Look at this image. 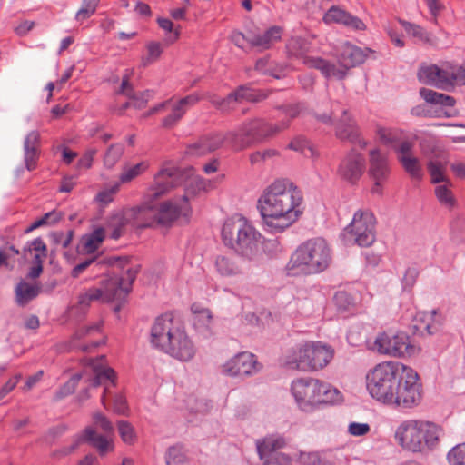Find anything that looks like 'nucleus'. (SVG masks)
Instances as JSON below:
<instances>
[{
  "label": "nucleus",
  "mask_w": 465,
  "mask_h": 465,
  "mask_svg": "<svg viewBox=\"0 0 465 465\" xmlns=\"http://www.w3.org/2000/svg\"><path fill=\"white\" fill-rule=\"evenodd\" d=\"M103 324V321H99L88 326L78 328L72 337V342H74V341L83 340L86 338H94L98 335L99 339H97L96 341L87 344H83L78 348L82 351L87 352L91 351L94 348L99 347L100 345L105 342V337L102 334ZM73 346L74 348H77L75 345Z\"/></svg>",
  "instance_id": "21"
},
{
  "label": "nucleus",
  "mask_w": 465,
  "mask_h": 465,
  "mask_svg": "<svg viewBox=\"0 0 465 465\" xmlns=\"http://www.w3.org/2000/svg\"><path fill=\"white\" fill-rule=\"evenodd\" d=\"M116 374L110 367L94 368V377L92 379L93 387L104 386V393L101 398L102 404L106 408V397L111 394V388L115 386Z\"/></svg>",
  "instance_id": "27"
},
{
  "label": "nucleus",
  "mask_w": 465,
  "mask_h": 465,
  "mask_svg": "<svg viewBox=\"0 0 465 465\" xmlns=\"http://www.w3.org/2000/svg\"><path fill=\"white\" fill-rule=\"evenodd\" d=\"M323 21L326 24H341L356 30L365 28L364 23L360 18L336 6H332L328 10L323 16Z\"/></svg>",
  "instance_id": "26"
},
{
  "label": "nucleus",
  "mask_w": 465,
  "mask_h": 465,
  "mask_svg": "<svg viewBox=\"0 0 465 465\" xmlns=\"http://www.w3.org/2000/svg\"><path fill=\"white\" fill-rule=\"evenodd\" d=\"M129 224L128 223H124V219H122V213H117L111 218V225L114 227L111 232L110 237L114 240L119 239L123 233L124 227Z\"/></svg>",
  "instance_id": "57"
},
{
  "label": "nucleus",
  "mask_w": 465,
  "mask_h": 465,
  "mask_svg": "<svg viewBox=\"0 0 465 465\" xmlns=\"http://www.w3.org/2000/svg\"><path fill=\"white\" fill-rule=\"evenodd\" d=\"M442 429L429 420H406L397 427L394 438L403 449L411 452H423L435 448Z\"/></svg>",
  "instance_id": "6"
},
{
  "label": "nucleus",
  "mask_w": 465,
  "mask_h": 465,
  "mask_svg": "<svg viewBox=\"0 0 465 465\" xmlns=\"http://www.w3.org/2000/svg\"><path fill=\"white\" fill-rule=\"evenodd\" d=\"M301 190L287 179L274 181L258 200V209L266 230L272 233L282 232L292 226L303 211Z\"/></svg>",
  "instance_id": "1"
},
{
  "label": "nucleus",
  "mask_w": 465,
  "mask_h": 465,
  "mask_svg": "<svg viewBox=\"0 0 465 465\" xmlns=\"http://www.w3.org/2000/svg\"><path fill=\"white\" fill-rule=\"evenodd\" d=\"M420 95L427 103L431 104H440L446 107H453L456 103L454 97L427 88H421L420 90Z\"/></svg>",
  "instance_id": "38"
},
{
  "label": "nucleus",
  "mask_w": 465,
  "mask_h": 465,
  "mask_svg": "<svg viewBox=\"0 0 465 465\" xmlns=\"http://www.w3.org/2000/svg\"><path fill=\"white\" fill-rule=\"evenodd\" d=\"M303 64L308 67L319 70L327 78L335 76L342 79L346 74L344 70L337 69L333 64L320 57L306 56L303 58Z\"/></svg>",
  "instance_id": "32"
},
{
  "label": "nucleus",
  "mask_w": 465,
  "mask_h": 465,
  "mask_svg": "<svg viewBox=\"0 0 465 465\" xmlns=\"http://www.w3.org/2000/svg\"><path fill=\"white\" fill-rule=\"evenodd\" d=\"M375 346L380 353L394 357L411 355L414 351L410 337L404 332L394 335L380 334L375 340Z\"/></svg>",
  "instance_id": "16"
},
{
  "label": "nucleus",
  "mask_w": 465,
  "mask_h": 465,
  "mask_svg": "<svg viewBox=\"0 0 465 465\" xmlns=\"http://www.w3.org/2000/svg\"><path fill=\"white\" fill-rule=\"evenodd\" d=\"M291 392L298 409L312 413L319 408L341 401V392L330 383L313 378H299L292 382Z\"/></svg>",
  "instance_id": "4"
},
{
  "label": "nucleus",
  "mask_w": 465,
  "mask_h": 465,
  "mask_svg": "<svg viewBox=\"0 0 465 465\" xmlns=\"http://www.w3.org/2000/svg\"><path fill=\"white\" fill-rule=\"evenodd\" d=\"M150 167L147 161H142L134 165H124L119 176V183H128L144 173Z\"/></svg>",
  "instance_id": "37"
},
{
  "label": "nucleus",
  "mask_w": 465,
  "mask_h": 465,
  "mask_svg": "<svg viewBox=\"0 0 465 465\" xmlns=\"http://www.w3.org/2000/svg\"><path fill=\"white\" fill-rule=\"evenodd\" d=\"M124 152V146L122 143H114L107 149L104 157V164L106 168H113L116 163L121 159Z\"/></svg>",
  "instance_id": "45"
},
{
  "label": "nucleus",
  "mask_w": 465,
  "mask_h": 465,
  "mask_svg": "<svg viewBox=\"0 0 465 465\" xmlns=\"http://www.w3.org/2000/svg\"><path fill=\"white\" fill-rule=\"evenodd\" d=\"M258 455L261 460L268 459L286 445L285 439L278 434L268 435L255 442Z\"/></svg>",
  "instance_id": "28"
},
{
  "label": "nucleus",
  "mask_w": 465,
  "mask_h": 465,
  "mask_svg": "<svg viewBox=\"0 0 465 465\" xmlns=\"http://www.w3.org/2000/svg\"><path fill=\"white\" fill-rule=\"evenodd\" d=\"M267 97V94L263 92H255L247 85H241L235 91L227 95V101H231V105L233 103H241L243 100L249 102H260Z\"/></svg>",
  "instance_id": "35"
},
{
  "label": "nucleus",
  "mask_w": 465,
  "mask_h": 465,
  "mask_svg": "<svg viewBox=\"0 0 465 465\" xmlns=\"http://www.w3.org/2000/svg\"><path fill=\"white\" fill-rule=\"evenodd\" d=\"M103 301L102 291L98 288H90L78 297V306L81 310L87 309L91 302Z\"/></svg>",
  "instance_id": "48"
},
{
  "label": "nucleus",
  "mask_w": 465,
  "mask_h": 465,
  "mask_svg": "<svg viewBox=\"0 0 465 465\" xmlns=\"http://www.w3.org/2000/svg\"><path fill=\"white\" fill-rule=\"evenodd\" d=\"M231 132L204 135L198 142L189 145L186 153L194 156L204 155L220 148L224 142H227L232 147V139L229 137Z\"/></svg>",
  "instance_id": "20"
},
{
  "label": "nucleus",
  "mask_w": 465,
  "mask_h": 465,
  "mask_svg": "<svg viewBox=\"0 0 465 465\" xmlns=\"http://www.w3.org/2000/svg\"><path fill=\"white\" fill-rule=\"evenodd\" d=\"M41 135L36 130H33L26 134L24 140V162L28 171L36 168L37 161L40 157Z\"/></svg>",
  "instance_id": "22"
},
{
  "label": "nucleus",
  "mask_w": 465,
  "mask_h": 465,
  "mask_svg": "<svg viewBox=\"0 0 465 465\" xmlns=\"http://www.w3.org/2000/svg\"><path fill=\"white\" fill-rule=\"evenodd\" d=\"M74 232L68 230L67 232L58 231L50 234V238L54 244L61 245L63 248H67L74 237Z\"/></svg>",
  "instance_id": "55"
},
{
  "label": "nucleus",
  "mask_w": 465,
  "mask_h": 465,
  "mask_svg": "<svg viewBox=\"0 0 465 465\" xmlns=\"http://www.w3.org/2000/svg\"><path fill=\"white\" fill-rule=\"evenodd\" d=\"M202 99L198 93H193L179 99L172 106V112L163 119V125L170 128L175 125L185 114L186 111L195 105Z\"/></svg>",
  "instance_id": "23"
},
{
  "label": "nucleus",
  "mask_w": 465,
  "mask_h": 465,
  "mask_svg": "<svg viewBox=\"0 0 465 465\" xmlns=\"http://www.w3.org/2000/svg\"><path fill=\"white\" fill-rule=\"evenodd\" d=\"M374 214L370 211L358 210L351 223L344 229L343 237L346 242H353L361 247H368L375 241Z\"/></svg>",
  "instance_id": "13"
},
{
  "label": "nucleus",
  "mask_w": 465,
  "mask_h": 465,
  "mask_svg": "<svg viewBox=\"0 0 465 465\" xmlns=\"http://www.w3.org/2000/svg\"><path fill=\"white\" fill-rule=\"evenodd\" d=\"M427 322H423L424 326L423 329L429 333L433 334L438 331L440 325L441 323L440 318L437 316L436 311H431L424 315ZM420 329L422 328V326L419 327Z\"/></svg>",
  "instance_id": "54"
},
{
  "label": "nucleus",
  "mask_w": 465,
  "mask_h": 465,
  "mask_svg": "<svg viewBox=\"0 0 465 465\" xmlns=\"http://www.w3.org/2000/svg\"><path fill=\"white\" fill-rule=\"evenodd\" d=\"M405 366L392 361L377 364L366 376V386L371 396L384 404L392 401L393 391L404 373Z\"/></svg>",
  "instance_id": "8"
},
{
  "label": "nucleus",
  "mask_w": 465,
  "mask_h": 465,
  "mask_svg": "<svg viewBox=\"0 0 465 465\" xmlns=\"http://www.w3.org/2000/svg\"><path fill=\"white\" fill-rule=\"evenodd\" d=\"M40 292V287L37 284H31L24 280L20 281L15 288V302L19 306H25L34 300Z\"/></svg>",
  "instance_id": "34"
},
{
  "label": "nucleus",
  "mask_w": 465,
  "mask_h": 465,
  "mask_svg": "<svg viewBox=\"0 0 465 465\" xmlns=\"http://www.w3.org/2000/svg\"><path fill=\"white\" fill-rule=\"evenodd\" d=\"M121 262L122 259L120 257L100 259L98 256H93L75 265L71 272V276L73 278L79 277V275L90 266H93L94 270H101L107 265L120 264Z\"/></svg>",
  "instance_id": "33"
},
{
  "label": "nucleus",
  "mask_w": 465,
  "mask_h": 465,
  "mask_svg": "<svg viewBox=\"0 0 465 465\" xmlns=\"http://www.w3.org/2000/svg\"><path fill=\"white\" fill-rule=\"evenodd\" d=\"M332 357L331 347L320 342H308L290 351L285 362L291 369L309 371L322 369Z\"/></svg>",
  "instance_id": "10"
},
{
  "label": "nucleus",
  "mask_w": 465,
  "mask_h": 465,
  "mask_svg": "<svg viewBox=\"0 0 465 465\" xmlns=\"http://www.w3.org/2000/svg\"><path fill=\"white\" fill-rule=\"evenodd\" d=\"M427 169L432 183H449L446 176V163L438 158H430L427 163Z\"/></svg>",
  "instance_id": "39"
},
{
  "label": "nucleus",
  "mask_w": 465,
  "mask_h": 465,
  "mask_svg": "<svg viewBox=\"0 0 465 465\" xmlns=\"http://www.w3.org/2000/svg\"><path fill=\"white\" fill-rule=\"evenodd\" d=\"M290 121H282L273 124L264 118H255L242 123L239 127L232 131L229 137L232 142L234 151H242L254 143H260L275 136L277 134L287 129Z\"/></svg>",
  "instance_id": "9"
},
{
  "label": "nucleus",
  "mask_w": 465,
  "mask_h": 465,
  "mask_svg": "<svg viewBox=\"0 0 465 465\" xmlns=\"http://www.w3.org/2000/svg\"><path fill=\"white\" fill-rule=\"evenodd\" d=\"M451 186L452 183L450 181H449V183L437 185L434 189L435 196L440 204L449 210H452L457 204V201L452 193Z\"/></svg>",
  "instance_id": "36"
},
{
  "label": "nucleus",
  "mask_w": 465,
  "mask_h": 465,
  "mask_svg": "<svg viewBox=\"0 0 465 465\" xmlns=\"http://www.w3.org/2000/svg\"><path fill=\"white\" fill-rule=\"evenodd\" d=\"M261 365L255 356L247 351L240 352L223 365V372L232 377L252 376L259 371Z\"/></svg>",
  "instance_id": "17"
},
{
  "label": "nucleus",
  "mask_w": 465,
  "mask_h": 465,
  "mask_svg": "<svg viewBox=\"0 0 465 465\" xmlns=\"http://www.w3.org/2000/svg\"><path fill=\"white\" fill-rule=\"evenodd\" d=\"M104 230L98 227L91 233L86 234L82 239L83 250L86 253H94L104 240Z\"/></svg>",
  "instance_id": "40"
},
{
  "label": "nucleus",
  "mask_w": 465,
  "mask_h": 465,
  "mask_svg": "<svg viewBox=\"0 0 465 465\" xmlns=\"http://www.w3.org/2000/svg\"><path fill=\"white\" fill-rule=\"evenodd\" d=\"M179 173V171L173 167L162 166L154 174L153 183L146 189L143 203L123 211L124 223L141 229L157 224L153 203L166 195L179 183L177 181Z\"/></svg>",
  "instance_id": "2"
},
{
  "label": "nucleus",
  "mask_w": 465,
  "mask_h": 465,
  "mask_svg": "<svg viewBox=\"0 0 465 465\" xmlns=\"http://www.w3.org/2000/svg\"><path fill=\"white\" fill-rule=\"evenodd\" d=\"M455 84H465V69L459 66L448 68L439 67L436 87L443 90H450Z\"/></svg>",
  "instance_id": "25"
},
{
  "label": "nucleus",
  "mask_w": 465,
  "mask_h": 465,
  "mask_svg": "<svg viewBox=\"0 0 465 465\" xmlns=\"http://www.w3.org/2000/svg\"><path fill=\"white\" fill-rule=\"evenodd\" d=\"M402 25L408 34L413 35L414 37H417L418 39L425 43H431V35L429 33H427L422 27L411 24L409 22H402Z\"/></svg>",
  "instance_id": "53"
},
{
  "label": "nucleus",
  "mask_w": 465,
  "mask_h": 465,
  "mask_svg": "<svg viewBox=\"0 0 465 465\" xmlns=\"http://www.w3.org/2000/svg\"><path fill=\"white\" fill-rule=\"evenodd\" d=\"M397 383V388L393 391L392 401H388L387 405L411 409L420 402L422 390L416 371L405 366L404 373Z\"/></svg>",
  "instance_id": "12"
},
{
  "label": "nucleus",
  "mask_w": 465,
  "mask_h": 465,
  "mask_svg": "<svg viewBox=\"0 0 465 465\" xmlns=\"http://www.w3.org/2000/svg\"><path fill=\"white\" fill-rule=\"evenodd\" d=\"M148 56L144 60V64H150L155 60H157L162 52V46L159 43L152 42L147 45Z\"/></svg>",
  "instance_id": "64"
},
{
  "label": "nucleus",
  "mask_w": 465,
  "mask_h": 465,
  "mask_svg": "<svg viewBox=\"0 0 465 465\" xmlns=\"http://www.w3.org/2000/svg\"><path fill=\"white\" fill-rule=\"evenodd\" d=\"M288 148L299 152L303 154L305 157H313L314 150L310 144V143L302 136H298L294 138L288 145Z\"/></svg>",
  "instance_id": "49"
},
{
  "label": "nucleus",
  "mask_w": 465,
  "mask_h": 465,
  "mask_svg": "<svg viewBox=\"0 0 465 465\" xmlns=\"http://www.w3.org/2000/svg\"><path fill=\"white\" fill-rule=\"evenodd\" d=\"M393 149L397 153L398 161H400V158L401 157H408L413 154V143L409 140H401V138L400 142L396 144V146Z\"/></svg>",
  "instance_id": "62"
},
{
  "label": "nucleus",
  "mask_w": 465,
  "mask_h": 465,
  "mask_svg": "<svg viewBox=\"0 0 465 465\" xmlns=\"http://www.w3.org/2000/svg\"><path fill=\"white\" fill-rule=\"evenodd\" d=\"M291 119H294L300 116L305 110L306 106L304 103H297L292 104L282 105L278 107Z\"/></svg>",
  "instance_id": "59"
},
{
  "label": "nucleus",
  "mask_w": 465,
  "mask_h": 465,
  "mask_svg": "<svg viewBox=\"0 0 465 465\" xmlns=\"http://www.w3.org/2000/svg\"><path fill=\"white\" fill-rule=\"evenodd\" d=\"M82 375L80 373L74 374L56 392L55 400H61L74 392Z\"/></svg>",
  "instance_id": "51"
},
{
  "label": "nucleus",
  "mask_w": 465,
  "mask_h": 465,
  "mask_svg": "<svg viewBox=\"0 0 465 465\" xmlns=\"http://www.w3.org/2000/svg\"><path fill=\"white\" fill-rule=\"evenodd\" d=\"M366 53L361 48L351 44H345L339 55L340 64L346 69L362 64L366 59Z\"/></svg>",
  "instance_id": "31"
},
{
  "label": "nucleus",
  "mask_w": 465,
  "mask_h": 465,
  "mask_svg": "<svg viewBox=\"0 0 465 465\" xmlns=\"http://www.w3.org/2000/svg\"><path fill=\"white\" fill-rule=\"evenodd\" d=\"M165 462L166 465H186L187 457L181 447L172 446L166 451Z\"/></svg>",
  "instance_id": "47"
},
{
  "label": "nucleus",
  "mask_w": 465,
  "mask_h": 465,
  "mask_svg": "<svg viewBox=\"0 0 465 465\" xmlns=\"http://www.w3.org/2000/svg\"><path fill=\"white\" fill-rule=\"evenodd\" d=\"M153 96V93L151 90H145L139 94L134 92V96L129 97L133 101V106L136 108L143 107L149 100Z\"/></svg>",
  "instance_id": "63"
},
{
  "label": "nucleus",
  "mask_w": 465,
  "mask_h": 465,
  "mask_svg": "<svg viewBox=\"0 0 465 465\" xmlns=\"http://www.w3.org/2000/svg\"><path fill=\"white\" fill-rule=\"evenodd\" d=\"M99 0H83L82 6L75 15L77 21H84L94 14Z\"/></svg>",
  "instance_id": "52"
},
{
  "label": "nucleus",
  "mask_w": 465,
  "mask_h": 465,
  "mask_svg": "<svg viewBox=\"0 0 465 465\" xmlns=\"http://www.w3.org/2000/svg\"><path fill=\"white\" fill-rule=\"evenodd\" d=\"M279 155V152L275 149H266L263 151H256L250 155V162L252 165L265 163L266 161Z\"/></svg>",
  "instance_id": "56"
},
{
  "label": "nucleus",
  "mask_w": 465,
  "mask_h": 465,
  "mask_svg": "<svg viewBox=\"0 0 465 465\" xmlns=\"http://www.w3.org/2000/svg\"><path fill=\"white\" fill-rule=\"evenodd\" d=\"M450 465H465V443L454 446L447 454Z\"/></svg>",
  "instance_id": "50"
},
{
  "label": "nucleus",
  "mask_w": 465,
  "mask_h": 465,
  "mask_svg": "<svg viewBox=\"0 0 465 465\" xmlns=\"http://www.w3.org/2000/svg\"><path fill=\"white\" fill-rule=\"evenodd\" d=\"M376 133L383 144L391 146L392 148L396 146L401 138V132L397 129L378 127Z\"/></svg>",
  "instance_id": "43"
},
{
  "label": "nucleus",
  "mask_w": 465,
  "mask_h": 465,
  "mask_svg": "<svg viewBox=\"0 0 465 465\" xmlns=\"http://www.w3.org/2000/svg\"><path fill=\"white\" fill-rule=\"evenodd\" d=\"M335 304L341 310H349L354 306L353 298L346 292H338L334 295Z\"/></svg>",
  "instance_id": "60"
},
{
  "label": "nucleus",
  "mask_w": 465,
  "mask_h": 465,
  "mask_svg": "<svg viewBox=\"0 0 465 465\" xmlns=\"http://www.w3.org/2000/svg\"><path fill=\"white\" fill-rule=\"evenodd\" d=\"M118 433L121 440L127 445H134L137 440V434L134 426L126 420L117 423Z\"/></svg>",
  "instance_id": "44"
},
{
  "label": "nucleus",
  "mask_w": 465,
  "mask_h": 465,
  "mask_svg": "<svg viewBox=\"0 0 465 465\" xmlns=\"http://www.w3.org/2000/svg\"><path fill=\"white\" fill-rule=\"evenodd\" d=\"M151 343L181 361H191L196 352L193 342L170 313L156 318L151 329Z\"/></svg>",
  "instance_id": "3"
},
{
  "label": "nucleus",
  "mask_w": 465,
  "mask_h": 465,
  "mask_svg": "<svg viewBox=\"0 0 465 465\" xmlns=\"http://www.w3.org/2000/svg\"><path fill=\"white\" fill-rule=\"evenodd\" d=\"M119 188L120 183H116L109 188L101 191L95 197L96 201L104 204L111 203L114 199V195L119 191Z\"/></svg>",
  "instance_id": "61"
},
{
  "label": "nucleus",
  "mask_w": 465,
  "mask_h": 465,
  "mask_svg": "<svg viewBox=\"0 0 465 465\" xmlns=\"http://www.w3.org/2000/svg\"><path fill=\"white\" fill-rule=\"evenodd\" d=\"M282 28L278 25H273L268 28L262 34L250 32L247 34L246 42L252 46L257 47L261 50L269 49L272 45L281 39Z\"/></svg>",
  "instance_id": "24"
},
{
  "label": "nucleus",
  "mask_w": 465,
  "mask_h": 465,
  "mask_svg": "<svg viewBox=\"0 0 465 465\" xmlns=\"http://www.w3.org/2000/svg\"><path fill=\"white\" fill-rule=\"evenodd\" d=\"M332 262V251L321 237L302 243L292 254L286 269L292 274H317L329 268Z\"/></svg>",
  "instance_id": "5"
},
{
  "label": "nucleus",
  "mask_w": 465,
  "mask_h": 465,
  "mask_svg": "<svg viewBox=\"0 0 465 465\" xmlns=\"http://www.w3.org/2000/svg\"><path fill=\"white\" fill-rule=\"evenodd\" d=\"M261 238V233L240 214L228 218L222 228L223 243L250 259L258 252Z\"/></svg>",
  "instance_id": "7"
},
{
  "label": "nucleus",
  "mask_w": 465,
  "mask_h": 465,
  "mask_svg": "<svg viewBox=\"0 0 465 465\" xmlns=\"http://www.w3.org/2000/svg\"><path fill=\"white\" fill-rule=\"evenodd\" d=\"M140 266L127 268L122 275L112 274L102 281L103 302L124 299L132 290V285L139 272Z\"/></svg>",
  "instance_id": "15"
},
{
  "label": "nucleus",
  "mask_w": 465,
  "mask_h": 465,
  "mask_svg": "<svg viewBox=\"0 0 465 465\" xmlns=\"http://www.w3.org/2000/svg\"><path fill=\"white\" fill-rule=\"evenodd\" d=\"M215 268L221 276L230 277L240 273L239 265L232 258L228 256H218L215 260Z\"/></svg>",
  "instance_id": "42"
},
{
  "label": "nucleus",
  "mask_w": 465,
  "mask_h": 465,
  "mask_svg": "<svg viewBox=\"0 0 465 465\" xmlns=\"http://www.w3.org/2000/svg\"><path fill=\"white\" fill-rule=\"evenodd\" d=\"M190 213L191 208L187 203L186 195H183L180 200L163 202L156 210L157 224L169 226L181 216L187 218Z\"/></svg>",
  "instance_id": "18"
},
{
  "label": "nucleus",
  "mask_w": 465,
  "mask_h": 465,
  "mask_svg": "<svg viewBox=\"0 0 465 465\" xmlns=\"http://www.w3.org/2000/svg\"><path fill=\"white\" fill-rule=\"evenodd\" d=\"M439 66L435 64L422 66L418 72V79L420 83L436 87Z\"/></svg>",
  "instance_id": "46"
},
{
  "label": "nucleus",
  "mask_w": 465,
  "mask_h": 465,
  "mask_svg": "<svg viewBox=\"0 0 465 465\" xmlns=\"http://www.w3.org/2000/svg\"><path fill=\"white\" fill-rule=\"evenodd\" d=\"M203 98H206L210 101V103L214 105L217 109L223 112H229L232 109V105H231V101H227V96L225 98H220L215 94H206Z\"/></svg>",
  "instance_id": "58"
},
{
  "label": "nucleus",
  "mask_w": 465,
  "mask_h": 465,
  "mask_svg": "<svg viewBox=\"0 0 465 465\" xmlns=\"http://www.w3.org/2000/svg\"><path fill=\"white\" fill-rule=\"evenodd\" d=\"M400 163L403 167L404 171L414 179L420 181L423 177V169L421 163L418 157L411 154L408 157L400 158Z\"/></svg>",
  "instance_id": "41"
},
{
  "label": "nucleus",
  "mask_w": 465,
  "mask_h": 465,
  "mask_svg": "<svg viewBox=\"0 0 465 465\" xmlns=\"http://www.w3.org/2000/svg\"><path fill=\"white\" fill-rule=\"evenodd\" d=\"M163 166L171 167L168 164H163ZM172 167L180 173L177 179L179 183L174 187L184 184L185 193L183 195L187 196V202L189 201V196L195 195L198 192L205 189V181L197 175H193L192 170L183 171L177 167Z\"/></svg>",
  "instance_id": "29"
},
{
  "label": "nucleus",
  "mask_w": 465,
  "mask_h": 465,
  "mask_svg": "<svg viewBox=\"0 0 465 465\" xmlns=\"http://www.w3.org/2000/svg\"><path fill=\"white\" fill-rule=\"evenodd\" d=\"M337 106H339V103L335 102L331 104V112H315V119L323 124L334 125L335 135L338 139L358 143L361 148H364L367 143L361 139V131L357 122L344 108L341 110V115L337 119L335 115Z\"/></svg>",
  "instance_id": "11"
},
{
  "label": "nucleus",
  "mask_w": 465,
  "mask_h": 465,
  "mask_svg": "<svg viewBox=\"0 0 465 465\" xmlns=\"http://www.w3.org/2000/svg\"><path fill=\"white\" fill-rule=\"evenodd\" d=\"M364 170V156L355 150H351L341 161L338 174L342 180L354 184L361 179Z\"/></svg>",
  "instance_id": "19"
},
{
  "label": "nucleus",
  "mask_w": 465,
  "mask_h": 465,
  "mask_svg": "<svg viewBox=\"0 0 465 465\" xmlns=\"http://www.w3.org/2000/svg\"><path fill=\"white\" fill-rule=\"evenodd\" d=\"M369 173L373 181H386L390 173L387 157L380 150L373 149L370 152Z\"/></svg>",
  "instance_id": "30"
},
{
  "label": "nucleus",
  "mask_w": 465,
  "mask_h": 465,
  "mask_svg": "<svg viewBox=\"0 0 465 465\" xmlns=\"http://www.w3.org/2000/svg\"><path fill=\"white\" fill-rule=\"evenodd\" d=\"M93 421L95 428L103 430L105 435L98 434L93 427H87L80 437L79 441L89 443L97 450L101 456H104L114 450V442L109 438L114 432L113 423L101 412L94 413Z\"/></svg>",
  "instance_id": "14"
}]
</instances>
